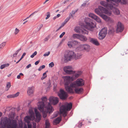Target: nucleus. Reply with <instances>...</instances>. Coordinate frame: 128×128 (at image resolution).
I'll return each instance as SVG.
<instances>
[{
    "label": "nucleus",
    "instance_id": "nucleus-50",
    "mask_svg": "<svg viewBox=\"0 0 128 128\" xmlns=\"http://www.w3.org/2000/svg\"><path fill=\"white\" fill-rule=\"evenodd\" d=\"M50 52H48L45 53L44 54V56H48L50 54Z\"/></svg>",
    "mask_w": 128,
    "mask_h": 128
},
{
    "label": "nucleus",
    "instance_id": "nucleus-51",
    "mask_svg": "<svg viewBox=\"0 0 128 128\" xmlns=\"http://www.w3.org/2000/svg\"><path fill=\"white\" fill-rule=\"evenodd\" d=\"M65 32H63L60 36V38H62V37L65 34Z\"/></svg>",
    "mask_w": 128,
    "mask_h": 128
},
{
    "label": "nucleus",
    "instance_id": "nucleus-59",
    "mask_svg": "<svg viewBox=\"0 0 128 128\" xmlns=\"http://www.w3.org/2000/svg\"><path fill=\"white\" fill-rule=\"evenodd\" d=\"M45 77H46V73H44L43 74V76Z\"/></svg>",
    "mask_w": 128,
    "mask_h": 128
},
{
    "label": "nucleus",
    "instance_id": "nucleus-46",
    "mask_svg": "<svg viewBox=\"0 0 128 128\" xmlns=\"http://www.w3.org/2000/svg\"><path fill=\"white\" fill-rule=\"evenodd\" d=\"M37 54V52L36 51H35L30 56L31 58H32L36 55Z\"/></svg>",
    "mask_w": 128,
    "mask_h": 128
},
{
    "label": "nucleus",
    "instance_id": "nucleus-62",
    "mask_svg": "<svg viewBox=\"0 0 128 128\" xmlns=\"http://www.w3.org/2000/svg\"><path fill=\"white\" fill-rule=\"evenodd\" d=\"M26 55V53L25 52H24L23 53V54L22 56L23 57H24V56H25Z\"/></svg>",
    "mask_w": 128,
    "mask_h": 128
},
{
    "label": "nucleus",
    "instance_id": "nucleus-57",
    "mask_svg": "<svg viewBox=\"0 0 128 128\" xmlns=\"http://www.w3.org/2000/svg\"><path fill=\"white\" fill-rule=\"evenodd\" d=\"M40 62V61L39 60L36 61L35 62V64L36 65H37Z\"/></svg>",
    "mask_w": 128,
    "mask_h": 128
},
{
    "label": "nucleus",
    "instance_id": "nucleus-22",
    "mask_svg": "<svg viewBox=\"0 0 128 128\" xmlns=\"http://www.w3.org/2000/svg\"><path fill=\"white\" fill-rule=\"evenodd\" d=\"M62 118L60 116L58 117L53 121V124L54 125H56L59 124L61 121Z\"/></svg>",
    "mask_w": 128,
    "mask_h": 128
},
{
    "label": "nucleus",
    "instance_id": "nucleus-7",
    "mask_svg": "<svg viewBox=\"0 0 128 128\" xmlns=\"http://www.w3.org/2000/svg\"><path fill=\"white\" fill-rule=\"evenodd\" d=\"M84 84V80L81 78L78 79L76 81L70 84L71 87L82 86Z\"/></svg>",
    "mask_w": 128,
    "mask_h": 128
},
{
    "label": "nucleus",
    "instance_id": "nucleus-35",
    "mask_svg": "<svg viewBox=\"0 0 128 128\" xmlns=\"http://www.w3.org/2000/svg\"><path fill=\"white\" fill-rule=\"evenodd\" d=\"M80 36L79 34H74L73 35V37L74 38H76L79 39Z\"/></svg>",
    "mask_w": 128,
    "mask_h": 128
},
{
    "label": "nucleus",
    "instance_id": "nucleus-31",
    "mask_svg": "<svg viewBox=\"0 0 128 128\" xmlns=\"http://www.w3.org/2000/svg\"><path fill=\"white\" fill-rule=\"evenodd\" d=\"M42 102H39L38 104H38L39 103L42 102L44 104V107H45V106H44L45 105L44 102H46L47 101V98L46 97H43L42 98Z\"/></svg>",
    "mask_w": 128,
    "mask_h": 128
},
{
    "label": "nucleus",
    "instance_id": "nucleus-2",
    "mask_svg": "<svg viewBox=\"0 0 128 128\" xmlns=\"http://www.w3.org/2000/svg\"><path fill=\"white\" fill-rule=\"evenodd\" d=\"M38 108L42 112L43 117L44 118L46 117L48 112L50 114L54 110L50 103H48L47 106L44 107L43 103L40 102L38 104Z\"/></svg>",
    "mask_w": 128,
    "mask_h": 128
},
{
    "label": "nucleus",
    "instance_id": "nucleus-24",
    "mask_svg": "<svg viewBox=\"0 0 128 128\" xmlns=\"http://www.w3.org/2000/svg\"><path fill=\"white\" fill-rule=\"evenodd\" d=\"M34 92V89L33 87H29L28 88L27 93L29 95L32 94Z\"/></svg>",
    "mask_w": 128,
    "mask_h": 128
},
{
    "label": "nucleus",
    "instance_id": "nucleus-53",
    "mask_svg": "<svg viewBox=\"0 0 128 128\" xmlns=\"http://www.w3.org/2000/svg\"><path fill=\"white\" fill-rule=\"evenodd\" d=\"M37 12H38L37 11L33 13L32 14L30 15L29 16H33V15H34V14H36L37 13Z\"/></svg>",
    "mask_w": 128,
    "mask_h": 128
},
{
    "label": "nucleus",
    "instance_id": "nucleus-16",
    "mask_svg": "<svg viewBox=\"0 0 128 128\" xmlns=\"http://www.w3.org/2000/svg\"><path fill=\"white\" fill-rule=\"evenodd\" d=\"M49 100L50 102L54 105L56 104L58 102V98L56 97H50L49 98Z\"/></svg>",
    "mask_w": 128,
    "mask_h": 128
},
{
    "label": "nucleus",
    "instance_id": "nucleus-64",
    "mask_svg": "<svg viewBox=\"0 0 128 128\" xmlns=\"http://www.w3.org/2000/svg\"><path fill=\"white\" fill-rule=\"evenodd\" d=\"M23 128H27V125L26 124L24 125Z\"/></svg>",
    "mask_w": 128,
    "mask_h": 128
},
{
    "label": "nucleus",
    "instance_id": "nucleus-40",
    "mask_svg": "<svg viewBox=\"0 0 128 128\" xmlns=\"http://www.w3.org/2000/svg\"><path fill=\"white\" fill-rule=\"evenodd\" d=\"M11 86L10 83V82L7 83L6 86V90H8Z\"/></svg>",
    "mask_w": 128,
    "mask_h": 128
},
{
    "label": "nucleus",
    "instance_id": "nucleus-12",
    "mask_svg": "<svg viewBox=\"0 0 128 128\" xmlns=\"http://www.w3.org/2000/svg\"><path fill=\"white\" fill-rule=\"evenodd\" d=\"M107 28H104L102 29L99 34V38L100 40L104 38L107 34Z\"/></svg>",
    "mask_w": 128,
    "mask_h": 128
},
{
    "label": "nucleus",
    "instance_id": "nucleus-6",
    "mask_svg": "<svg viewBox=\"0 0 128 128\" xmlns=\"http://www.w3.org/2000/svg\"><path fill=\"white\" fill-rule=\"evenodd\" d=\"M84 21L86 25L85 26L81 25L84 26V28L93 31L96 26V24L93 23L92 22V20L88 17L85 18Z\"/></svg>",
    "mask_w": 128,
    "mask_h": 128
},
{
    "label": "nucleus",
    "instance_id": "nucleus-13",
    "mask_svg": "<svg viewBox=\"0 0 128 128\" xmlns=\"http://www.w3.org/2000/svg\"><path fill=\"white\" fill-rule=\"evenodd\" d=\"M74 30L76 32L80 33L83 34H88V33L87 30L82 27H76Z\"/></svg>",
    "mask_w": 128,
    "mask_h": 128
},
{
    "label": "nucleus",
    "instance_id": "nucleus-17",
    "mask_svg": "<svg viewBox=\"0 0 128 128\" xmlns=\"http://www.w3.org/2000/svg\"><path fill=\"white\" fill-rule=\"evenodd\" d=\"M71 88H74V91L75 93L78 94H82L84 92V89L82 88L79 87H71Z\"/></svg>",
    "mask_w": 128,
    "mask_h": 128
},
{
    "label": "nucleus",
    "instance_id": "nucleus-43",
    "mask_svg": "<svg viewBox=\"0 0 128 128\" xmlns=\"http://www.w3.org/2000/svg\"><path fill=\"white\" fill-rule=\"evenodd\" d=\"M72 42L73 44V46L78 44V42L76 41H72Z\"/></svg>",
    "mask_w": 128,
    "mask_h": 128
},
{
    "label": "nucleus",
    "instance_id": "nucleus-20",
    "mask_svg": "<svg viewBox=\"0 0 128 128\" xmlns=\"http://www.w3.org/2000/svg\"><path fill=\"white\" fill-rule=\"evenodd\" d=\"M90 42L93 44L97 46L99 45V43L97 39L94 38H90Z\"/></svg>",
    "mask_w": 128,
    "mask_h": 128
},
{
    "label": "nucleus",
    "instance_id": "nucleus-42",
    "mask_svg": "<svg viewBox=\"0 0 128 128\" xmlns=\"http://www.w3.org/2000/svg\"><path fill=\"white\" fill-rule=\"evenodd\" d=\"M43 25L41 24L39 25L37 28V29L38 30H40L41 28L42 27Z\"/></svg>",
    "mask_w": 128,
    "mask_h": 128
},
{
    "label": "nucleus",
    "instance_id": "nucleus-14",
    "mask_svg": "<svg viewBox=\"0 0 128 128\" xmlns=\"http://www.w3.org/2000/svg\"><path fill=\"white\" fill-rule=\"evenodd\" d=\"M58 95L60 98L62 100H64L67 97V94L62 90H60Z\"/></svg>",
    "mask_w": 128,
    "mask_h": 128
},
{
    "label": "nucleus",
    "instance_id": "nucleus-39",
    "mask_svg": "<svg viewBox=\"0 0 128 128\" xmlns=\"http://www.w3.org/2000/svg\"><path fill=\"white\" fill-rule=\"evenodd\" d=\"M68 45L70 48H71L73 47V44L72 41H69L68 42Z\"/></svg>",
    "mask_w": 128,
    "mask_h": 128
},
{
    "label": "nucleus",
    "instance_id": "nucleus-38",
    "mask_svg": "<svg viewBox=\"0 0 128 128\" xmlns=\"http://www.w3.org/2000/svg\"><path fill=\"white\" fill-rule=\"evenodd\" d=\"M106 1L108 2L111 1L116 3H118L120 2V0H106Z\"/></svg>",
    "mask_w": 128,
    "mask_h": 128
},
{
    "label": "nucleus",
    "instance_id": "nucleus-18",
    "mask_svg": "<svg viewBox=\"0 0 128 128\" xmlns=\"http://www.w3.org/2000/svg\"><path fill=\"white\" fill-rule=\"evenodd\" d=\"M72 76L71 79L72 80H74L77 78H78L82 74V72L80 71H79L75 73Z\"/></svg>",
    "mask_w": 128,
    "mask_h": 128
},
{
    "label": "nucleus",
    "instance_id": "nucleus-37",
    "mask_svg": "<svg viewBox=\"0 0 128 128\" xmlns=\"http://www.w3.org/2000/svg\"><path fill=\"white\" fill-rule=\"evenodd\" d=\"M78 10V9L76 10H72L70 13L69 16H72L74 15L75 13Z\"/></svg>",
    "mask_w": 128,
    "mask_h": 128
},
{
    "label": "nucleus",
    "instance_id": "nucleus-29",
    "mask_svg": "<svg viewBox=\"0 0 128 128\" xmlns=\"http://www.w3.org/2000/svg\"><path fill=\"white\" fill-rule=\"evenodd\" d=\"M79 39L83 42H86L87 40L86 38L83 35H81L80 36Z\"/></svg>",
    "mask_w": 128,
    "mask_h": 128
},
{
    "label": "nucleus",
    "instance_id": "nucleus-25",
    "mask_svg": "<svg viewBox=\"0 0 128 128\" xmlns=\"http://www.w3.org/2000/svg\"><path fill=\"white\" fill-rule=\"evenodd\" d=\"M112 4V5H113V6H115V4ZM110 9L113 10L115 14L116 15H118L120 13V12L119 10L118 9L116 8L114 6H113V8Z\"/></svg>",
    "mask_w": 128,
    "mask_h": 128
},
{
    "label": "nucleus",
    "instance_id": "nucleus-63",
    "mask_svg": "<svg viewBox=\"0 0 128 128\" xmlns=\"http://www.w3.org/2000/svg\"><path fill=\"white\" fill-rule=\"evenodd\" d=\"M20 76L19 75H18L17 76V78L18 79H20Z\"/></svg>",
    "mask_w": 128,
    "mask_h": 128
},
{
    "label": "nucleus",
    "instance_id": "nucleus-52",
    "mask_svg": "<svg viewBox=\"0 0 128 128\" xmlns=\"http://www.w3.org/2000/svg\"><path fill=\"white\" fill-rule=\"evenodd\" d=\"M82 122H80L79 123L78 125V127L79 128H80L82 126Z\"/></svg>",
    "mask_w": 128,
    "mask_h": 128
},
{
    "label": "nucleus",
    "instance_id": "nucleus-49",
    "mask_svg": "<svg viewBox=\"0 0 128 128\" xmlns=\"http://www.w3.org/2000/svg\"><path fill=\"white\" fill-rule=\"evenodd\" d=\"M49 66L50 67L52 68L54 66V64L53 62H52L49 64Z\"/></svg>",
    "mask_w": 128,
    "mask_h": 128
},
{
    "label": "nucleus",
    "instance_id": "nucleus-5",
    "mask_svg": "<svg viewBox=\"0 0 128 128\" xmlns=\"http://www.w3.org/2000/svg\"><path fill=\"white\" fill-rule=\"evenodd\" d=\"M95 11V12L100 16H107L102 13H104L108 15L111 16V12L110 11L100 6H98V8L96 9Z\"/></svg>",
    "mask_w": 128,
    "mask_h": 128
},
{
    "label": "nucleus",
    "instance_id": "nucleus-41",
    "mask_svg": "<svg viewBox=\"0 0 128 128\" xmlns=\"http://www.w3.org/2000/svg\"><path fill=\"white\" fill-rule=\"evenodd\" d=\"M27 126L28 128H32V125L30 122H27Z\"/></svg>",
    "mask_w": 128,
    "mask_h": 128
},
{
    "label": "nucleus",
    "instance_id": "nucleus-61",
    "mask_svg": "<svg viewBox=\"0 0 128 128\" xmlns=\"http://www.w3.org/2000/svg\"><path fill=\"white\" fill-rule=\"evenodd\" d=\"M46 16H50V13L49 12H48L47 13V14H46Z\"/></svg>",
    "mask_w": 128,
    "mask_h": 128
},
{
    "label": "nucleus",
    "instance_id": "nucleus-26",
    "mask_svg": "<svg viewBox=\"0 0 128 128\" xmlns=\"http://www.w3.org/2000/svg\"><path fill=\"white\" fill-rule=\"evenodd\" d=\"M82 55L81 53H77L76 55L74 53V58L76 59L80 58H82Z\"/></svg>",
    "mask_w": 128,
    "mask_h": 128
},
{
    "label": "nucleus",
    "instance_id": "nucleus-27",
    "mask_svg": "<svg viewBox=\"0 0 128 128\" xmlns=\"http://www.w3.org/2000/svg\"><path fill=\"white\" fill-rule=\"evenodd\" d=\"M91 18L94 20H95L97 22L100 23L101 22V20L98 16H90Z\"/></svg>",
    "mask_w": 128,
    "mask_h": 128
},
{
    "label": "nucleus",
    "instance_id": "nucleus-19",
    "mask_svg": "<svg viewBox=\"0 0 128 128\" xmlns=\"http://www.w3.org/2000/svg\"><path fill=\"white\" fill-rule=\"evenodd\" d=\"M34 112L36 114V121L39 122L40 120L41 115L40 113L37 111V110L36 109H35Z\"/></svg>",
    "mask_w": 128,
    "mask_h": 128
},
{
    "label": "nucleus",
    "instance_id": "nucleus-28",
    "mask_svg": "<svg viewBox=\"0 0 128 128\" xmlns=\"http://www.w3.org/2000/svg\"><path fill=\"white\" fill-rule=\"evenodd\" d=\"M70 18V16L68 17L64 21L62 24L61 26V27H63L64 25L69 20Z\"/></svg>",
    "mask_w": 128,
    "mask_h": 128
},
{
    "label": "nucleus",
    "instance_id": "nucleus-60",
    "mask_svg": "<svg viewBox=\"0 0 128 128\" xmlns=\"http://www.w3.org/2000/svg\"><path fill=\"white\" fill-rule=\"evenodd\" d=\"M40 67L42 69L44 68L45 67V66L44 65H43L42 66H40Z\"/></svg>",
    "mask_w": 128,
    "mask_h": 128
},
{
    "label": "nucleus",
    "instance_id": "nucleus-32",
    "mask_svg": "<svg viewBox=\"0 0 128 128\" xmlns=\"http://www.w3.org/2000/svg\"><path fill=\"white\" fill-rule=\"evenodd\" d=\"M45 128H49L50 127V124L48 120H46L45 122Z\"/></svg>",
    "mask_w": 128,
    "mask_h": 128
},
{
    "label": "nucleus",
    "instance_id": "nucleus-48",
    "mask_svg": "<svg viewBox=\"0 0 128 128\" xmlns=\"http://www.w3.org/2000/svg\"><path fill=\"white\" fill-rule=\"evenodd\" d=\"M120 1L122 3L124 4H126L127 2V0H122L121 1L120 0Z\"/></svg>",
    "mask_w": 128,
    "mask_h": 128
},
{
    "label": "nucleus",
    "instance_id": "nucleus-1",
    "mask_svg": "<svg viewBox=\"0 0 128 128\" xmlns=\"http://www.w3.org/2000/svg\"><path fill=\"white\" fill-rule=\"evenodd\" d=\"M17 121L16 120H10L7 117L1 119L0 128H18Z\"/></svg>",
    "mask_w": 128,
    "mask_h": 128
},
{
    "label": "nucleus",
    "instance_id": "nucleus-10",
    "mask_svg": "<svg viewBox=\"0 0 128 128\" xmlns=\"http://www.w3.org/2000/svg\"><path fill=\"white\" fill-rule=\"evenodd\" d=\"M124 26L121 22H118L116 23L115 26L116 32V33L122 32L124 29Z\"/></svg>",
    "mask_w": 128,
    "mask_h": 128
},
{
    "label": "nucleus",
    "instance_id": "nucleus-15",
    "mask_svg": "<svg viewBox=\"0 0 128 128\" xmlns=\"http://www.w3.org/2000/svg\"><path fill=\"white\" fill-rule=\"evenodd\" d=\"M100 4L106 7L108 9H112L113 8V6L112 4H107L106 2L104 1H101Z\"/></svg>",
    "mask_w": 128,
    "mask_h": 128
},
{
    "label": "nucleus",
    "instance_id": "nucleus-33",
    "mask_svg": "<svg viewBox=\"0 0 128 128\" xmlns=\"http://www.w3.org/2000/svg\"><path fill=\"white\" fill-rule=\"evenodd\" d=\"M29 113L30 116L31 117H33L34 118V112L32 110H29Z\"/></svg>",
    "mask_w": 128,
    "mask_h": 128
},
{
    "label": "nucleus",
    "instance_id": "nucleus-30",
    "mask_svg": "<svg viewBox=\"0 0 128 128\" xmlns=\"http://www.w3.org/2000/svg\"><path fill=\"white\" fill-rule=\"evenodd\" d=\"M32 118H34L33 117H31L30 116H26L24 118V120L27 123V122H30L29 120H30Z\"/></svg>",
    "mask_w": 128,
    "mask_h": 128
},
{
    "label": "nucleus",
    "instance_id": "nucleus-36",
    "mask_svg": "<svg viewBox=\"0 0 128 128\" xmlns=\"http://www.w3.org/2000/svg\"><path fill=\"white\" fill-rule=\"evenodd\" d=\"M6 44V42H4L0 44V50L3 48Z\"/></svg>",
    "mask_w": 128,
    "mask_h": 128
},
{
    "label": "nucleus",
    "instance_id": "nucleus-55",
    "mask_svg": "<svg viewBox=\"0 0 128 128\" xmlns=\"http://www.w3.org/2000/svg\"><path fill=\"white\" fill-rule=\"evenodd\" d=\"M33 126L32 128H36V124L35 123L33 122Z\"/></svg>",
    "mask_w": 128,
    "mask_h": 128
},
{
    "label": "nucleus",
    "instance_id": "nucleus-3",
    "mask_svg": "<svg viewBox=\"0 0 128 128\" xmlns=\"http://www.w3.org/2000/svg\"><path fill=\"white\" fill-rule=\"evenodd\" d=\"M72 104L71 103H65L60 108V111L61 114H62L64 117L65 118L67 115V111L70 110L72 107Z\"/></svg>",
    "mask_w": 128,
    "mask_h": 128
},
{
    "label": "nucleus",
    "instance_id": "nucleus-4",
    "mask_svg": "<svg viewBox=\"0 0 128 128\" xmlns=\"http://www.w3.org/2000/svg\"><path fill=\"white\" fill-rule=\"evenodd\" d=\"M64 80V84L65 86V88L66 90L68 92L74 93V92L72 89L71 88L70 86H68V85L70 83V81H72L71 76H66L63 77Z\"/></svg>",
    "mask_w": 128,
    "mask_h": 128
},
{
    "label": "nucleus",
    "instance_id": "nucleus-8",
    "mask_svg": "<svg viewBox=\"0 0 128 128\" xmlns=\"http://www.w3.org/2000/svg\"><path fill=\"white\" fill-rule=\"evenodd\" d=\"M90 49V46L88 44H82L80 45L76 49V51H83L84 52H89Z\"/></svg>",
    "mask_w": 128,
    "mask_h": 128
},
{
    "label": "nucleus",
    "instance_id": "nucleus-54",
    "mask_svg": "<svg viewBox=\"0 0 128 128\" xmlns=\"http://www.w3.org/2000/svg\"><path fill=\"white\" fill-rule=\"evenodd\" d=\"M31 64H30L26 66V68H28L30 67H31Z\"/></svg>",
    "mask_w": 128,
    "mask_h": 128
},
{
    "label": "nucleus",
    "instance_id": "nucleus-23",
    "mask_svg": "<svg viewBox=\"0 0 128 128\" xmlns=\"http://www.w3.org/2000/svg\"><path fill=\"white\" fill-rule=\"evenodd\" d=\"M19 94L20 93L18 92L15 94L9 95L7 96V97L8 98H14L18 96Z\"/></svg>",
    "mask_w": 128,
    "mask_h": 128
},
{
    "label": "nucleus",
    "instance_id": "nucleus-45",
    "mask_svg": "<svg viewBox=\"0 0 128 128\" xmlns=\"http://www.w3.org/2000/svg\"><path fill=\"white\" fill-rule=\"evenodd\" d=\"M86 15H87V14H88V16H96L95 15L93 14L92 13H90L89 14H88V12H86Z\"/></svg>",
    "mask_w": 128,
    "mask_h": 128
},
{
    "label": "nucleus",
    "instance_id": "nucleus-56",
    "mask_svg": "<svg viewBox=\"0 0 128 128\" xmlns=\"http://www.w3.org/2000/svg\"><path fill=\"white\" fill-rule=\"evenodd\" d=\"M18 52L16 51V52L15 53V54H14V55H13V57H15L16 56V55L18 54Z\"/></svg>",
    "mask_w": 128,
    "mask_h": 128
},
{
    "label": "nucleus",
    "instance_id": "nucleus-9",
    "mask_svg": "<svg viewBox=\"0 0 128 128\" xmlns=\"http://www.w3.org/2000/svg\"><path fill=\"white\" fill-rule=\"evenodd\" d=\"M64 60L66 62L70 60L74 56V52L72 51H68L64 55Z\"/></svg>",
    "mask_w": 128,
    "mask_h": 128
},
{
    "label": "nucleus",
    "instance_id": "nucleus-34",
    "mask_svg": "<svg viewBox=\"0 0 128 128\" xmlns=\"http://www.w3.org/2000/svg\"><path fill=\"white\" fill-rule=\"evenodd\" d=\"M10 64H6L2 65L0 66V68L1 69H2L8 66Z\"/></svg>",
    "mask_w": 128,
    "mask_h": 128
},
{
    "label": "nucleus",
    "instance_id": "nucleus-47",
    "mask_svg": "<svg viewBox=\"0 0 128 128\" xmlns=\"http://www.w3.org/2000/svg\"><path fill=\"white\" fill-rule=\"evenodd\" d=\"M30 16H28V17H27L26 19H24V20H23V21H24V20H25V22H24L23 23V24H25L26 22H27L28 20H26L28 19V18H30Z\"/></svg>",
    "mask_w": 128,
    "mask_h": 128
},
{
    "label": "nucleus",
    "instance_id": "nucleus-11",
    "mask_svg": "<svg viewBox=\"0 0 128 128\" xmlns=\"http://www.w3.org/2000/svg\"><path fill=\"white\" fill-rule=\"evenodd\" d=\"M63 70L65 72L68 74H73L75 72L73 70V68L72 66H64L63 68Z\"/></svg>",
    "mask_w": 128,
    "mask_h": 128
},
{
    "label": "nucleus",
    "instance_id": "nucleus-44",
    "mask_svg": "<svg viewBox=\"0 0 128 128\" xmlns=\"http://www.w3.org/2000/svg\"><path fill=\"white\" fill-rule=\"evenodd\" d=\"M20 31L17 28H16L14 32V34L15 35L18 34Z\"/></svg>",
    "mask_w": 128,
    "mask_h": 128
},
{
    "label": "nucleus",
    "instance_id": "nucleus-58",
    "mask_svg": "<svg viewBox=\"0 0 128 128\" xmlns=\"http://www.w3.org/2000/svg\"><path fill=\"white\" fill-rule=\"evenodd\" d=\"M48 39L49 38H48V37H46L44 39V40L45 41H46L48 40Z\"/></svg>",
    "mask_w": 128,
    "mask_h": 128
},
{
    "label": "nucleus",
    "instance_id": "nucleus-21",
    "mask_svg": "<svg viewBox=\"0 0 128 128\" xmlns=\"http://www.w3.org/2000/svg\"><path fill=\"white\" fill-rule=\"evenodd\" d=\"M102 18L105 21L108 22H109L112 23L113 22L112 19L110 18L109 16H101Z\"/></svg>",
    "mask_w": 128,
    "mask_h": 128
}]
</instances>
